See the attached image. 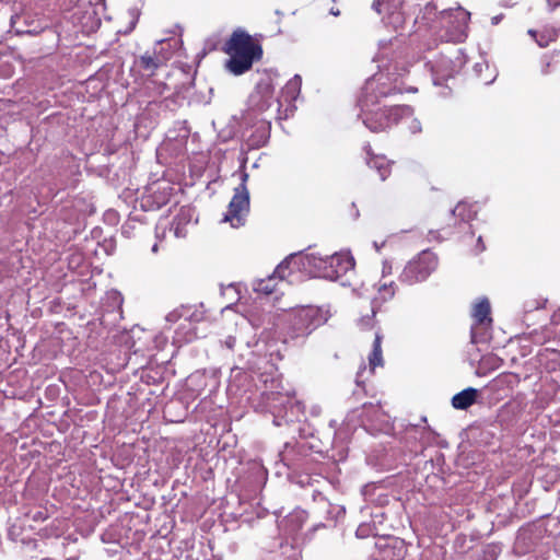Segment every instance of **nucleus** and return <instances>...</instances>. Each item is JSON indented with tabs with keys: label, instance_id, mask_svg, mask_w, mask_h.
I'll use <instances>...</instances> for the list:
<instances>
[{
	"label": "nucleus",
	"instance_id": "b1692460",
	"mask_svg": "<svg viewBox=\"0 0 560 560\" xmlns=\"http://www.w3.org/2000/svg\"><path fill=\"white\" fill-rule=\"evenodd\" d=\"M397 93H401V91L397 90L396 88L388 89L387 91H380V95L383 96V97H386V96H389V95H394V94H397Z\"/></svg>",
	"mask_w": 560,
	"mask_h": 560
},
{
	"label": "nucleus",
	"instance_id": "6ab92c4d",
	"mask_svg": "<svg viewBox=\"0 0 560 560\" xmlns=\"http://www.w3.org/2000/svg\"><path fill=\"white\" fill-rule=\"evenodd\" d=\"M138 66L142 70L148 71L150 75H153L159 68V60L154 56L145 54L139 58Z\"/></svg>",
	"mask_w": 560,
	"mask_h": 560
},
{
	"label": "nucleus",
	"instance_id": "9d476101",
	"mask_svg": "<svg viewBox=\"0 0 560 560\" xmlns=\"http://www.w3.org/2000/svg\"><path fill=\"white\" fill-rule=\"evenodd\" d=\"M289 275V266L284 262L280 264L275 272L266 279H261L257 282L255 290L258 293H264L266 295L272 294L277 292V285L279 282L283 281L285 277Z\"/></svg>",
	"mask_w": 560,
	"mask_h": 560
},
{
	"label": "nucleus",
	"instance_id": "a211bd4d",
	"mask_svg": "<svg viewBox=\"0 0 560 560\" xmlns=\"http://www.w3.org/2000/svg\"><path fill=\"white\" fill-rule=\"evenodd\" d=\"M382 339H383V336L380 332H376L374 341H373L372 351L369 355V365H370L371 372H374V370L377 366H383V364H384L383 351H382Z\"/></svg>",
	"mask_w": 560,
	"mask_h": 560
},
{
	"label": "nucleus",
	"instance_id": "cd10ccee",
	"mask_svg": "<svg viewBox=\"0 0 560 560\" xmlns=\"http://www.w3.org/2000/svg\"><path fill=\"white\" fill-rule=\"evenodd\" d=\"M300 559H301V552H300V551H298V552L294 555V557H293V559H292V560H300Z\"/></svg>",
	"mask_w": 560,
	"mask_h": 560
},
{
	"label": "nucleus",
	"instance_id": "20e7f679",
	"mask_svg": "<svg viewBox=\"0 0 560 560\" xmlns=\"http://www.w3.org/2000/svg\"><path fill=\"white\" fill-rule=\"evenodd\" d=\"M322 312L316 306L307 305L294 310L289 315L290 337L308 336L322 324Z\"/></svg>",
	"mask_w": 560,
	"mask_h": 560
},
{
	"label": "nucleus",
	"instance_id": "9b49d317",
	"mask_svg": "<svg viewBox=\"0 0 560 560\" xmlns=\"http://www.w3.org/2000/svg\"><path fill=\"white\" fill-rule=\"evenodd\" d=\"M363 152L369 167L374 168L384 180L390 173L388 160L384 155L374 154L370 143L363 147Z\"/></svg>",
	"mask_w": 560,
	"mask_h": 560
},
{
	"label": "nucleus",
	"instance_id": "a878e982",
	"mask_svg": "<svg viewBox=\"0 0 560 560\" xmlns=\"http://www.w3.org/2000/svg\"><path fill=\"white\" fill-rule=\"evenodd\" d=\"M549 7H551L552 9L557 8L560 5V0H547Z\"/></svg>",
	"mask_w": 560,
	"mask_h": 560
},
{
	"label": "nucleus",
	"instance_id": "412c9836",
	"mask_svg": "<svg viewBox=\"0 0 560 560\" xmlns=\"http://www.w3.org/2000/svg\"><path fill=\"white\" fill-rule=\"evenodd\" d=\"M395 295V285L394 282L384 283L378 289V299L383 302L390 300Z\"/></svg>",
	"mask_w": 560,
	"mask_h": 560
},
{
	"label": "nucleus",
	"instance_id": "7ed1b4c3",
	"mask_svg": "<svg viewBox=\"0 0 560 560\" xmlns=\"http://www.w3.org/2000/svg\"><path fill=\"white\" fill-rule=\"evenodd\" d=\"M439 267L436 254L427 249L411 259L402 270V281L412 284L427 280Z\"/></svg>",
	"mask_w": 560,
	"mask_h": 560
},
{
	"label": "nucleus",
	"instance_id": "39448f33",
	"mask_svg": "<svg viewBox=\"0 0 560 560\" xmlns=\"http://www.w3.org/2000/svg\"><path fill=\"white\" fill-rule=\"evenodd\" d=\"M248 212L249 194L245 183H242L234 189V195L229 203L223 221L229 222L233 228H240L244 225Z\"/></svg>",
	"mask_w": 560,
	"mask_h": 560
},
{
	"label": "nucleus",
	"instance_id": "5701e85b",
	"mask_svg": "<svg viewBox=\"0 0 560 560\" xmlns=\"http://www.w3.org/2000/svg\"><path fill=\"white\" fill-rule=\"evenodd\" d=\"M28 515L34 522H44L49 516L47 509H39L38 511L30 513Z\"/></svg>",
	"mask_w": 560,
	"mask_h": 560
},
{
	"label": "nucleus",
	"instance_id": "6e6552de",
	"mask_svg": "<svg viewBox=\"0 0 560 560\" xmlns=\"http://www.w3.org/2000/svg\"><path fill=\"white\" fill-rule=\"evenodd\" d=\"M322 275L329 280H337L343 277L354 267L353 259L343 254H335L322 261Z\"/></svg>",
	"mask_w": 560,
	"mask_h": 560
},
{
	"label": "nucleus",
	"instance_id": "f03ea898",
	"mask_svg": "<svg viewBox=\"0 0 560 560\" xmlns=\"http://www.w3.org/2000/svg\"><path fill=\"white\" fill-rule=\"evenodd\" d=\"M413 113V108L409 105L383 107L366 113L363 122L372 132H383L402 120L411 119Z\"/></svg>",
	"mask_w": 560,
	"mask_h": 560
},
{
	"label": "nucleus",
	"instance_id": "2f4dec72",
	"mask_svg": "<svg viewBox=\"0 0 560 560\" xmlns=\"http://www.w3.org/2000/svg\"><path fill=\"white\" fill-rule=\"evenodd\" d=\"M42 560H54L52 558H43Z\"/></svg>",
	"mask_w": 560,
	"mask_h": 560
},
{
	"label": "nucleus",
	"instance_id": "f8f14e48",
	"mask_svg": "<svg viewBox=\"0 0 560 560\" xmlns=\"http://www.w3.org/2000/svg\"><path fill=\"white\" fill-rule=\"evenodd\" d=\"M528 35L537 43L541 48L548 47L559 38L560 30L552 25H546L540 30H528Z\"/></svg>",
	"mask_w": 560,
	"mask_h": 560
},
{
	"label": "nucleus",
	"instance_id": "7c9ffc66",
	"mask_svg": "<svg viewBox=\"0 0 560 560\" xmlns=\"http://www.w3.org/2000/svg\"><path fill=\"white\" fill-rule=\"evenodd\" d=\"M152 249L155 252L158 249V245L155 244Z\"/></svg>",
	"mask_w": 560,
	"mask_h": 560
},
{
	"label": "nucleus",
	"instance_id": "c85d7f7f",
	"mask_svg": "<svg viewBox=\"0 0 560 560\" xmlns=\"http://www.w3.org/2000/svg\"><path fill=\"white\" fill-rule=\"evenodd\" d=\"M360 375H361V373L359 372V373H358V376H357V384H358V385H360V384H361V383H360V380H359Z\"/></svg>",
	"mask_w": 560,
	"mask_h": 560
},
{
	"label": "nucleus",
	"instance_id": "0eeeda50",
	"mask_svg": "<svg viewBox=\"0 0 560 560\" xmlns=\"http://www.w3.org/2000/svg\"><path fill=\"white\" fill-rule=\"evenodd\" d=\"M377 560H404L406 547L404 540L397 537H381L375 542Z\"/></svg>",
	"mask_w": 560,
	"mask_h": 560
},
{
	"label": "nucleus",
	"instance_id": "393cba45",
	"mask_svg": "<svg viewBox=\"0 0 560 560\" xmlns=\"http://www.w3.org/2000/svg\"><path fill=\"white\" fill-rule=\"evenodd\" d=\"M546 57L548 58V60L546 61V65H545V67H544V68H542V70H541V72H542L544 74H548V73L550 72V71H549V68H550V66H551V61H550L549 56H546Z\"/></svg>",
	"mask_w": 560,
	"mask_h": 560
},
{
	"label": "nucleus",
	"instance_id": "4468645a",
	"mask_svg": "<svg viewBox=\"0 0 560 560\" xmlns=\"http://www.w3.org/2000/svg\"><path fill=\"white\" fill-rule=\"evenodd\" d=\"M192 218V211L189 207H182L178 213L174 217L171 230L176 237H185L187 235V225Z\"/></svg>",
	"mask_w": 560,
	"mask_h": 560
},
{
	"label": "nucleus",
	"instance_id": "2eb2a0df",
	"mask_svg": "<svg viewBox=\"0 0 560 560\" xmlns=\"http://www.w3.org/2000/svg\"><path fill=\"white\" fill-rule=\"evenodd\" d=\"M477 397L478 390L476 388L468 387L453 396L452 406L455 409L465 410L476 402Z\"/></svg>",
	"mask_w": 560,
	"mask_h": 560
},
{
	"label": "nucleus",
	"instance_id": "dca6fc26",
	"mask_svg": "<svg viewBox=\"0 0 560 560\" xmlns=\"http://www.w3.org/2000/svg\"><path fill=\"white\" fill-rule=\"evenodd\" d=\"M432 72L434 75L435 84H442V81H446L448 78L454 75L452 60L447 58H441L440 60L435 61L432 66Z\"/></svg>",
	"mask_w": 560,
	"mask_h": 560
},
{
	"label": "nucleus",
	"instance_id": "f3484780",
	"mask_svg": "<svg viewBox=\"0 0 560 560\" xmlns=\"http://www.w3.org/2000/svg\"><path fill=\"white\" fill-rule=\"evenodd\" d=\"M450 22L452 20L457 22L456 32L453 34V39L460 40L466 36V30L468 27L469 13L466 11L458 10L455 13L447 14Z\"/></svg>",
	"mask_w": 560,
	"mask_h": 560
},
{
	"label": "nucleus",
	"instance_id": "4be33fe9",
	"mask_svg": "<svg viewBox=\"0 0 560 560\" xmlns=\"http://www.w3.org/2000/svg\"><path fill=\"white\" fill-rule=\"evenodd\" d=\"M375 310H371V315L362 316L359 320V324L362 329H371L374 327V317H375Z\"/></svg>",
	"mask_w": 560,
	"mask_h": 560
},
{
	"label": "nucleus",
	"instance_id": "aec40b11",
	"mask_svg": "<svg viewBox=\"0 0 560 560\" xmlns=\"http://www.w3.org/2000/svg\"><path fill=\"white\" fill-rule=\"evenodd\" d=\"M453 214L455 217H459L464 221H469L472 219V213L469 210V207L465 202H459L453 210Z\"/></svg>",
	"mask_w": 560,
	"mask_h": 560
},
{
	"label": "nucleus",
	"instance_id": "1a4fd4ad",
	"mask_svg": "<svg viewBox=\"0 0 560 560\" xmlns=\"http://www.w3.org/2000/svg\"><path fill=\"white\" fill-rule=\"evenodd\" d=\"M402 0H376L373 8L377 13L387 14V23L392 24L397 30L404 23V15L400 12Z\"/></svg>",
	"mask_w": 560,
	"mask_h": 560
},
{
	"label": "nucleus",
	"instance_id": "f257e3e1",
	"mask_svg": "<svg viewBox=\"0 0 560 560\" xmlns=\"http://www.w3.org/2000/svg\"><path fill=\"white\" fill-rule=\"evenodd\" d=\"M222 51L229 56L225 69L234 74L242 75L253 68L254 62L262 58V47L245 30L236 28L222 46Z\"/></svg>",
	"mask_w": 560,
	"mask_h": 560
},
{
	"label": "nucleus",
	"instance_id": "c756f323",
	"mask_svg": "<svg viewBox=\"0 0 560 560\" xmlns=\"http://www.w3.org/2000/svg\"><path fill=\"white\" fill-rule=\"evenodd\" d=\"M135 23H136V22L133 21V22H132L131 27L129 28V31H131L132 28H135Z\"/></svg>",
	"mask_w": 560,
	"mask_h": 560
},
{
	"label": "nucleus",
	"instance_id": "423d86ee",
	"mask_svg": "<svg viewBox=\"0 0 560 560\" xmlns=\"http://www.w3.org/2000/svg\"><path fill=\"white\" fill-rule=\"evenodd\" d=\"M175 192L174 186L168 182H156L152 184L143 196L142 201L149 209H160L171 201Z\"/></svg>",
	"mask_w": 560,
	"mask_h": 560
},
{
	"label": "nucleus",
	"instance_id": "ddd939ff",
	"mask_svg": "<svg viewBox=\"0 0 560 560\" xmlns=\"http://www.w3.org/2000/svg\"><path fill=\"white\" fill-rule=\"evenodd\" d=\"M475 326H489L492 323L491 306L487 298H480L471 307Z\"/></svg>",
	"mask_w": 560,
	"mask_h": 560
},
{
	"label": "nucleus",
	"instance_id": "bb28decb",
	"mask_svg": "<svg viewBox=\"0 0 560 560\" xmlns=\"http://www.w3.org/2000/svg\"><path fill=\"white\" fill-rule=\"evenodd\" d=\"M471 342H476V334H475V326L471 327V334H470Z\"/></svg>",
	"mask_w": 560,
	"mask_h": 560
}]
</instances>
